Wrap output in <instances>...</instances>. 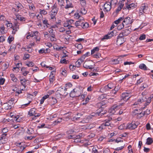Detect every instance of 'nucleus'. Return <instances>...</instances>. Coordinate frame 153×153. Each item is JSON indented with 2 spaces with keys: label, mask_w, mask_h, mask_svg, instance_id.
<instances>
[{
  "label": "nucleus",
  "mask_w": 153,
  "mask_h": 153,
  "mask_svg": "<svg viewBox=\"0 0 153 153\" xmlns=\"http://www.w3.org/2000/svg\"><path fill=\"white\" fill-rule=\"evenodd\" d=\"M58 10V8L56 6H54L52 8L50 12L51 20L54 21L56 20V16Z\"/></svg>",
  "instance_id": "1"
},
{
  "label": "nucleus",
  "mask_w": 153,
  "mask_h": 153,
  "mask_svg": "<svg viewBox=\"0 0 153 153\" xmlns=\"http://www.w3.org/2000/svg\"><path fill=\"white\" fill-rule=\"evenodd\" d=\"M132 96L131 92L129 91H126V92L122 94L121 100H123L125 102H126Z\"/></svg>",
  "instance_id": "2"
},
{
  "label": "nucleus",
  "mask_w": 153,
  "mask_h": 153,
  "mask_svg": "<svg viewBox=\"0 0 153 153\" xmlns=\"http://www.w3.org/2000/svg\"><path fill=\"white\" fill-rule=\"evenodd\" d=\"M114 1H116L114 4H116L117 0H111L110 2H107L104 4L103 7H104V10L105 12H107L110 11L111 8V4Z\"/></svg>",
  "instance_id": "3"
},
{
  "label": "nucleus",
  "mask_w": 153,
  "mask_h": 153,
  "mask_svg": "<svg viewBox=\"0 0 153 153\" xmlns=\"http://www.w3.org/2000/svg\"><path fill=\"white\" fill-rule=\"evenodd\" d=\"M94 65L93 62L90 60L85 61L83 65V67L92 70Z\"/></svg>",
  "instance_id": "4"
},
{
  "label": "nucleus",
  "mask_w": 153,
  "mask_h": 153,
  "mask_svg": "<svg viewBox=\"0 0 153 153\" xmlns=\"http://www.w3.org/2000/svg\"><path fill=\"white\" fill-rule=\"evenodd\" d=\"M81 94L80 90L79 89H74L70 92V95L71 97H78Z\"/></svg>",
  "instance_id": "5"
},
{
  "label": "nucleus",
  "mask_w": 153,
  "mask_h": 153,
  "mask_svg": "<svg viewBox=\"0 0 153 153\" xmlns=\"http://www.w3.org/2000/svg\"><path fill=\"white\" fill-rule=\"evenodd\" d=\"M111 120L112 118H109L108 119H106L105 120V122L102 123L101 125L99 127V128L103 129L105 128L106 126H111Z\"/></svg>",
  "instance_id": "6"
},
{
  "label": "nucleus",
  "mask_w": 153,
  "mask_h": 153,
  "mask_svg": "<svg viewBox=\"0 0 153 153\" xmlns=\"http://www.w3.org/2000/svg\"><path fill=\"white\" fill-rule=\"evenodd\" d=\"M138 124L137 123H135L134 122H132L131 123L127 124L126 126V129H129L132 130L136 128Z\"/></svg>",
  "instance_id": "7"
},
{
  "label": "nucleus",
  "mask_w": 153,
  "mask_h": 153,
  "mask_svg": "<svg viewBox=\"0 0 153 153\" xmlns=\"http://www.w3.org/2000/svg\"><path fill=\"white\" fill-rule=\"evenodd\" d=\"M136 6V5L134 3L130 4L128 2H127L125 4V6L123 8V9H126L128 10L132 9L135 8Z\"/></svg>",
  "instance_id": "8"
},
{
  "label": "nucleus",
  "mask_w": 153,
  "mask_h": 153,
  "mask_svg": "<svg viewBox=\"0 0 153 153\" xmlns=\"http://www.w3.org/2000/svg\"><path fill=\"white\" fill-rule=\"evenodd\" d=\"M65 89L64 88L60 87L56 91V92L61 96L65 95L66 96L67 95L68 93L66 92V91Z\"/></svg>",
  "instance_id": "9"
},
{
  "label": "nucleus",
  "mask_w": 153,
  "mask_h": 153,
  "mask_svg": "<svg viewBox=\"0 0 153 153\" xmlns=\"http://www.w3.org/2000/svg\"><path fill=\"white\" fill-rule=\"evenodd\" d=\"M114 33V31H113L108 32L107 34L105 35L101 39V41H103L105 39H110L115 35V34Z\"/></svg>",
  "instance_id": "10"
},
{
  "label": "nucleus",
  "mask_w": 153,
  "mask_h": 153,
  "mask_svg": "<svg viewBox=\"0 0 153 153\" xmlns=\"http://www.w3.org/2000/svg\"><path fill=\"white\" fill-rule=\"evenodd\" d=\"M15 5L17 8H13L12 9V11L15 12H18L19 10L22 9L23 7V6L22 4L20 3L16 4Z\"/></svg>",
  "instance_id": "11"
},
{
  "label": "nucleus",
  "mask_w": 153,
  "mask_h": 153,
  "mask_svg": "<svg viewBox=\"0 0 153 153\" xmlns=\"http://www.w3.org/2000/svg\"><path fill=\"white\" fill-rule=\"evenodd\" d=\"M133 22V19H131L130 17H127L124 19L123 23L126 25L131 24Z\"/></svg>",
  "instance_id": "12"
},
{
  "label": "nucleus",
  "mask_w": 153,
  "mask_h": 153,
  "mask_svg": "<svg viewBox=\"0 0 153 153\" xmlns=\"http://www.w3.org/2000/svg\"><path fill=\"white\" fill-rule=\"evenodd\" d=\"M148 7L145 4H142L140 9V13H141L140 14H143V13H145V11L147 10L148 9Z\"/></svg>",
  "instance_id": "13"
},
{
  "label": "nucleus",
  "mask_w": 153,
  "mask_h": 153,
  "mask_svg": "<svg viewBox=\"0 0 153 153\" xmlns=\"http://www.w3.org/2000/svg\"><path fill=\"white\" fill-rule=\"evenodd\" d=\"M147 100L146 96L145 95L143 96L142 97L141 99H138L137 101L134 103V105H136L139 104L142 102H145Z\"/></svg>",
  "instance_id": "14"
},
{
  "label": "nucleus",
  "mask_w": 153,
  "mask_h": 153,
  "mask_svg": "<svg viewBox=\"0 0 153 153\" xmlns=\"http://www.w3.org/2000/svg\"><path fill=\"white\" fill-rule=\"evenodd\" d=\"M7 134H2L1 137H0V145L6 143L7 141L6 138Z\"/></svg>",
  "instance_id": "15"
},
{
  "label": "nucleus",
  "mask_w": 153,
  "mask_h": 153,
  "mask_svg": "<svg viewBox=\"0 0 153 153\" xmlns=\"http://www.w3.org/2000/svg\"><path fill=\"white\" fill-rule=\"evenodd\" d=\"M19 23L18 22H15L14 25L13 26L12 29L13 31L12 33L15 34L16 32L19 29Z\"/></svg>",
  "instance_id": "16"
},
{
  "label": "nucleus",
  "mask_w": 153,
  "mask_h": 153,
  "mask_svg": "<svg viewBox=\"0 0 153 153\" xmlns=\"http://www.w3.org/2000/svg\"><path fill=\"white\" fill-rule=\"evenodd\" d=\"M36 109L35 108H31L28 112V114L30 116H34L36 114Z\"/></svg>",
  "instance_id": "17"
},
{
  "label": "nucleus",
  "mask_w": 153,
  "mask_h": 153,
  "mask_svg": "<svg viewBox=\"0 0 153 153\" xmlns=\"http://www.w3.org/2000/svg\"><path fill=\"white\" fill-rule=\"evenodd\" d=\"M10 116L11 117L14 118V120H15L17 122H20L22 120L21 118L20 117V116L18 115L16 116L12 115V113L10 114Z\"/></svg>",
  "instance_id": "18"
},
{
  "label": "nucleus",
  "mask_w": 153,
  "mask_h": 153,
  "mask_svg": "<svg viewBox=\"0 0 153 153\" xmlns=\"http://www.w3.org/2000/svg\"><path fill=\"white\" fill-rule=\"evenodd\" d=\"M84 58H83L81 57L75 63L76 66L78 67H79L81 63L84 62Z\"/></svg>",
  "instance_id": "19"
},
{
  "label": "nucleus",
  "mask_w": 153,
  "mask_h": 153,
  "mask_svg": "<svg viewBox=\"0 0 153 153\" xmlns=\"http://www.w3.org/2000/svg\"><path fill=\"white\" fill-rule=\"evenodd\" d=\"M125 41L124 38H117V45H121Z\"/></svg>",
  "instance_id": "20"
},
{
  "label": "nucleus",
  "mask_w": 153,
  "mask_h": 153,
  "mask_svg": "<svg viewBox=\"0 0 153 153\" xmlns=\"http://www.w3.org/2000/svg\"><path fill=\"white\" fill-rule=\"evenodd\" d=\"M66 5L65 7L66 9L72 7L71 0H66Z\"/></svg>",
  "instance_id": "21"
},
{
  "label": "nucleus",
  "mask_w": 153,
  "mask_h": 153,
  "mask_svg": "<svg viewBox=\"0 0 153 153\" xmlns=\"http://www.w3.org/2000/svg\"><path fill=\"white\" fill-rule=\"evenodd\" d=\"M122 32L124 36H126L130 33L131 31L129 29L126 28L122 31Z\"/></svg>",
  "instance_id": "22"
},
{
  "label": "nucleus",
  "mask_w": 153,
  "mask_h": 153,
  "mask_svg": "<svg viewBox=\"0 0 153 153\" xmlns=\"http://www.w3.org/2000/svg\"><path fill=\"white\" fill-rule=\"evenodd\" d=\"M20 80L21 85L24 87L25 88L26 86V82L27 80H26L24 78L20 79Z\"/></svg>",
  "instance_id": "23"
},
{
  "label": "nucleus",
  "mask_w": 153,
  "mask_h": 153,
  "mask_svg": "<svg viewBox=\"0 0 153 153\" xmlns=\"http://www.w3.org/2000/svg\"><path fill=\"white\" fill-rule=\"evenodd\" d=\"M55 80V78L53 74L51 73L49 76V81L50 83H53Z\"/></svg>",
  "instance_id": "24"
},
{
  "label": "nucleus",
  "mask_w": 153,
  "mask_h": 153,
  "mask_svg": "<svg viewBox=\"0 0 153 153\" xmlns=\"http://www.w3.org/2000/svg\"><path fill=\"white\" fill-rule=\"evenodd\" d=\"M51 105H53L56 103L57 102V100L56 99L53 97H51Z\"/></svg>",
  "instance_id": "25"
},
{
  "label": "nucleus",
  "mask_w": 153,
  "mask_h": 153,
  "mask_svg": "<svg viewBox=\"0 0 153 153\" xmlns=\"http://www.w3.org/2000/svg\"><path fill=\"white\" fill-rule=\"evenodd\" d=\"M10 76L11 78V80L13 82H17L18 79L15 76V75L13 74H11Z\"/></svg>",
  "instance_id": "26"
},
{
  "label": "nucleus",
  "mask_w": 153,
  "mask_h": 153,
  "mask_svg": "<svg viewBox=\"0 0 153 153\" xmlns=\"http://www.w3.org/2000/svg\"><path fill=\"white\" fill-rule=\"evenodd\" d=\"M153 142V140L152 138L151 137H148L146 139V144L148 145H150Z\"/></svg>",
  "instance_id": "27"
},
{
  "label": "nucleus",
  "mask_w": 153,
  "mask_h": 153,
  "mask_svg": "<svg viewBox=\"0 0 153 153\" xmlns=\"http://www.w3.org/2000/svg\"><path fill=\"white\" fill-rule=\"evenodd\" d=\"M139 68L144 70H147V68L146 65L143 63L140 64L139 66Z\"/></svg>",
  "instance_id": "28"
},
{
  "label": "nucleus",
  "mask_w": 153,
  "mask_h": 153,
  "mask_svg": "<svg viewBox=\"0 0 153 153\" xmlns=\"http://www.w3.org/2000/svg\"><path fill=\"white\" fill-rule=\"evenodd\" d=\"M81 137L79 135L77 136L75 139H73L74 141H73L76 143L81 142Z\"/></svg>",
  "instance_id": "29"
},
{
  "label": "nucleus",
  "mask_w": 153,
  "mask_h": 153,
  "mask_svg": "<svg viewBox=\"0 0 153 153\" xmlns=\"http://www.w3.org/2000/svg\"><path fill=\"white\" fill-rule=\"evenodd\" d=\"M65 88H64L65 89V90L67 91L68 89L69 88L72 86V85L70 82H68L65 84Z\"/></svg>",
  "instance_id": "30"
},
{
  "label": "nucleus",
  "mask_w": 153,
  "mask_h": 153,
  "mask_svg": "<svg viewBox=\"0 0 153 153\" xmlns=\"http://www.w3.org/2000/svg\"><path fill=\"white\" fill-rule=\"evenodd\" d=\"M9 103H5L4 104L5 106L4 109L6 110H8L12 108V106L9 104Z\"/></svg>",
  "instance_id": "31"
},
{
  "label": "nucleus",
  "mask_w": 153,
  "mask_h": 153,
  "mask_svg": "<svg viewBox=\"0 0 153 153\" xmlns=\"http://www.w3.org/2000/svg\"><path fill=\"white\" fill-rule=\"evenodd\" d=\"M16 18L17 19L20 20L21 21H25V19L21 15H17Z\"/></svg>",
  "instance_id": "32"
},
{
  "label": "nucleus",
  "mask_w": 153,
  "mask_h": 153,
  "mask_svg": "<svg viewBox=\"0 0 153 153\" xmlns=\"http://www.w3.org/2000/svg\"><path fill=\"white\" fill-rule=\"evenodd\" d=\"M124 19V18L123 17H120L117 20L115 21L114 22L116 25H117L119 24L121 21H122Z\"/></svg>",
  "instance_id": "33"
},
{
  "label": "nucleus",
  "mask_w": 153,
  "mask_h": 153,
  "mask_svg": "<svg viewBox=\"0 0 153 153\" xmlns=\"http://www.w3.org/2000/svg\"><path fill=\"white\" fill-rule=\"evenodd\" d=\"M13 91L15 92V95L16 96H18L19 94L22 93V90H18L17 88H16V89H13Z\"/></svg>",
  "instance_id": "34"
},
{
  "label": "nucleus",
  "mask_w": 153,
  "mask_h": 153,
  "mask_svg": "<svg viewBox=\"0 0 153 153\" xmlns=\"http://www.w3.org/2000/svg\"><path fill=\"white\" fill-rule=\"evenodd\" d=\"M117 105L118 106V108H120L121 106H125V109L128 106V104L124 102L120 103H119Z\"/></svg>",
  "instance_id": "35"
},
{
  "label": "nucleus",
  "mask_w": 153,
  "mask_h": 153,
  "mask_svg": "<svg viewBox=\"0 0 153 153\" xmlns=\"http://www.w3.org/2000/svg\"><path fill=\"white\" fill-rule=\"evenodd\" d=\"M110 89H109L108 86L107 85H105L102 89V90L103 91V92L107 93L110 91Z\"/></svg>",
  "instance_id": "36"
},
{
  "label": "nucleus",
  "mask_w": 153,
  "mask_h": 153,
  "mask_svg": "<svg viewBox=\"0 0 153 153\" xmlns=\"http://www.w3.org/2000/svg\"><path fill=\"white\" fill-rule=\"evenodd\" d=\"M99 50V48L98 47H97L94 48L91 50V54H94L96 51H98Z\"/></svg>",
  "instance_id": "37"
},
{
  "label": "nucleus",
  "mask_w": 153,
  "mask_h": 153,
  "mask_svg": "<svg viewBox=\"0 0 153 153\" xmlns=\"http://www.w3.org/2000/svg\"><path fill=\"white\" fill-rule=\"evenodd\" d=\"M120 87L119 85L115 87L114 89V91H113V92L114 94H116L118 91L120 89Z\"/></svg>",
  "instance_id": "38"
},
{
  "label": "nucleus",
  "mask_w": 153,
  "mask_h": 153,
  "mask_svg": "<svg viewBox=\"0 0 153 153\" xmlns=\"http://www.w3.org/2000/svg\"><path fill=\"white\" fill-rule=\"evenodd\" d=\"M82 24H83V21H78L75 22V25L76 27H78L79 26H81Z\"/></svg>",
  "instance_id": "39"
},
{
  "label": "nucleus",
  "mask_w": 153,
  "mask_h": 153,
  "mask_svg": "<svg viewBox=\"0 0 153 153\" xmlns=\"http://www.w3.org/2000/svg\"><path fill=\"white\" fill-rule=\"evenodd\" d=\"M20 65H22V63H18L17 64H16V67H14L13 68V71H14V70H15L16 69H17V72H18L19 71V66Z\"/></svg>",
  "instance_id": "40"
},
{
  "label": "nucleus",
  "mask_w": 153,
  "mask_h": 153,
  "mask_svg": "<svg viewBox=\"0 0 153 153\" xmlns=\"http://www.w3.org/2000/svg\"><path fill=\"white\" fill-rule=\"evenodd\" d=\"M81 27L83 28L88 27H89V24L87 22L84 23V22H83V24H82Z\"/></svg>",
  "instance_id": "41"
},
{
  "label": "nucleus",
  "mask_w": 153,
  "mask_h": 153,
  "mask_svg": "<svg viewBox=\"0 0 153 153\" xmlns=\"http://www.w3.org/2000/svg\"><path fill=\"white\" fill-rule=\"evenodd\" d=\"M151 97L150 96L149 97H148V98H147V100L145 101V103L144 104L146 106L147 105H148L149 104L151 101Z\"/></svg>",
  "instance_id": "42"
},
{
  "label": "nucleus",
  "mask_w": 153,
  "mask_h": 153,
  "mask_svg": "<svg viewBox=\"0 0 153 153\" xmlns=\"http://www.w3.org/2000/svg\"><path fill=\"white\" fill-rule=\"evenodd\" d=\"M146 38V35L144 34H142L140 35L139 39L140 40H144Z\"/></svg>",
  "instance_id": "43"
},
{
  "label": "nucleus",
  "mask_w": 153,
  "mask_h": 153,
  "mask_svg": "<svg viewBox=\"0 0 153 153\" xmlns=\"http://www.w3.org/2000/svg\"><path fill=\"white\" fill-rule=\"evenodd\" d=\"M119 108L118 107V106L117 105H114L111 107V111H115L117 109V108Z\"/></svg>",
  "instance_id": "44"
},
{
  "label": "nucleus",
  "mask_w": 153,
  "mask_h": 153,
  "mask_svg": "<svg viewBox=\"0 0 153 153\" xmlns=\"http://www.w3.org/2000/svg\"><path fill=\"white\" fill-rule=\"evenodd\" d=\"M62 118H59L58 119L56 120H55L53 122V123L54 125H56L57 124L59 123L62 121Z\"/></svg>",
  "instance_id": "45"
},
{
  "label": "nucleus",
  "mask_w": 153,
  "mask_h": 153,
  "mask_svg": "<svg viewBox=\"0 0 153 153\" xmlns=\"http://www.w3.org/2000/svg\"><path fill=\"white\" fill-rule=\"evenodd\" d=\"M42 22L43 24L45 25L47 27H48V25H49V24L48 23V20L47 19H43L42 20Z\"/></svg>",
  "instance_id": "46"
},
{
  "label": "nucleus",
  "mask_w": 153,
  "mask_h": 153,
  "mask_svg": "<svg viewBox=\"0 0 153 153\" xmlns=\"http://www.w3.org/2000/svg\"><path fill=\"white\" fill-rule=\"evenodd\" d=\"M107 85L110 89H112L114 87V85L112 83H109Z\"/></svg>",
  "instance_id": "47"
},
{
  "label": "nucleus",
  "mask_w": 153,
  "mask_h": 153,
  "mask_svg": "<svg viewBox=\"0 0 153 153\" xmlns=\"http://www.w3.org/2000/svg\"><path fill=\"white\" fill-rule=\"evenodd\" d=\"M75 46L79 49H81L82 48V46L81 44H76Z\"/></svg>",
  "instance_id": "48"
},
{
  "label": "nucleus",
  "mask_w": 153,
  "mask_h": 153,
  "mask_svg": "<svg viewBox=\"0 0 153 153\" xmlns=\"http://www.w3.org/2000/svg\"><path fill=\"white\" fill-rule=\"evenodd\" d=\"M14 39V38L13 37H12L11 36H10L8 38L7 41L10 44L13 40Z\"/></svg>",
  "instance_id": "49"
},
{
  "label": "nucleus",
  "mask_w": 153,
  "mask_h": 153,
  "mask_svg": "<svg viewBox=\"0 0 153 153\" xmlns=\"http://www.w3.org/2000/svg\"><path fill=\"white\" fill-rule=\"evenodd\" d=\"M125 26V25L123 22V23L122 24H121L120 25H119L117 26V28L118 30H120L121 29H122Z\"/></svg>",
  "instance_id": "50"
},
{
  "label": "nucleus",
  "mask_w": 153,
  "mask_h": 153,
  "mask_svg": "<svg viewBox=\"0 0 153 153\" xmlns=\"http://www.w3.org/2000/svg\"><path fill=\"white\" fill-rule=\"evenodd\" d=\"M59 4L62 7V6H64L63 4L64 3V0H57Z\"/></svg>",
  "instance_id": "51"
},
{
  "label": "nucleus",
  "mask_w": 153,
  "mask_h": 153,
  "mask_svg": "<svg viewBox=\"0 0 153 153\" xmlns=\"http://www.w3.org/2000/svg\"><path fill=\"white\" fill-rule=\"evenodd\" d=\"M87 12V11L84 7L81 9V13L83 14H85Z\"/></svg>",
  "instance_id": "52"
},
{
  "label": "nucleus",
  "mask_w": 153,
  "mask_h": 153,
  "mask_svg": "<svg viewBox=\"0 0 153 153\" xmlns=\"http://www.w3.org/2000/svg\"><path fill=\"white\" fill-rule=\"evenodd\" d=\"M30 57V55L27 54H25L23 57V59L24 60H26L27 59H29Z\"/></svg>",
  "instance_id": "53"
},
{
  "label": "nucleus",
  "mask_w": 153,
  "mask_h": 153,
  "mask_svg": "<svg viewBox=\"0 0 153 153\" xmlns=\"http://www.w3.org/2000/svg\"><path fill=\"white\" fill-rule=\"evenodd\" d=\"M53 30L52 29L49 31V33H51V37L52 38L54 39L55 37V35L54 34V33L53 32Z\"/></svg>",
  "instance_id": "54"
},
{
  "label": "nucleus",
  "mask_w": 153,
  "mask_h": 153,
  "mask_svg": "<svg viewBox=\"0 0 153 153\" xmlns=\"http://www.w3.org/2000/svg\"><path fill=\"white\" fill-rule=\"evenodd\" d=\"M119 59H114L112 60V62L115 64H117L119 63V61L118 60Z\"/></svg>",
  "instance_id": "55"
},
{
  "label": "nucleus",
  "mask_w": 153,
  "mask_h": 153,
  "mask_svg": "<svg viewBox=\"0 0 153 153\" xmlns=\"http://www.w3.org/2000/svg\"><path fill=\"white\" fill-rule=\"evenodd\" d=\"M143 78H141L139 79L137 81V83H136V84L138 85L140 84L141 83L143 82Z\"/></svg>",
  "instance_id": "56"
},
{
  "label": "nucleus",
  "mask_w": 153,
  "mask_h": 153,
  "mask_svg": "<svg viewBox=\"0 0 153 153\" xmlns=\"http://www.w3.org/2000/svg\"><path fill=\"white\" fill-rule=\"evenodd\" d=\"M95 126V124L94 123L91 124L89 125L87 127V128L88 129H91L94 128Z\"/></svg>",
  "instance_id": "57"
},
{
  "label": "nucleus",
  "mask_w": 153,
  "mask_h": 153,
  "mask_svg": "<svg viewBox=\"0 0 153 153\" xmlns=\"http://www.w3.org/2000/svg\"><path fill=\"white\" fill-rule=\"evenodd\" d=\"M125 124H123L120 125V126H119L118 127L119 129L120 130H122L124 129L126 127V126H125Z\"/></svg>",
  "instance_id": "58"
},
{
  "label": "nucleus",
  "mask_w": 153,
  "mask_h": 153,
  "mask_svg": "<svg viewBox=\"0 0 153 153\" xmlns=\"http://www.w3.org/2000/svg\"><path fill=\"white\" fill-rule=\"evenodd\" d=\"M90 55V53L89 52H87L85 54L83 55L82 56V57L83 58H84V59H85V57L89 56Z\"/></svg>",
  "instance_id": "59"
},
{
  "label": "nucleus",
  "mask_w": 153,
  "mask_h": 153,
  "mask_svg": "<svg viewBox=\"0 0 153 153\" xmlns=\"http://www.w3.org/2000/svg\"><path fill=\"white\" fill-rule=\"evenodd\" d=\"M94 57L96 58H99L101 56V54L99 53H97L96 54L93 55Z\"/></svg>",
  "instance_id": "60"
},
{
  "label": "nucleus",
  "mask_w": 153,
  "mask_h": 153,
  "mask_svg": "<svg viewBox=\"0 0 153 153\" xmlns=\"http://www.w3.org/2000/svg\"><path fill=\"white\" fill-rule=\"evenodd\" d=\"M40 13L41 14H43L44 15H46L47 13V12L45 10H40Z\"/></svg>",
  "instance_id": "61"
},
{
  "label": "nucleus",
  "mask_w": 153,
  "mask_h": 153,
  "mask_svg": "<svg viewBox=\"0 0 153 153\" xmlns=\"http://www.w3.org/2000/svg\"><path fill=\"white\" fill-rule=\"evenodd\" d=\"M14 100L15 99L14 98H11L9 101H8V102L10 104H13L14 101Z\"/></svg>",
  "instance_id": "62"
},
{
  "label": "nucleus",
  "mask_w": 153,
  "mask_h": 153,
  "mask_svg": "<svg viewBox=\"0 0 153 153\" xmlns=\"http://www.w3.org/2000/svg\"><path fill=\"white\" fill-rule=\"evenodd\" d=\"M119 6L118 7L119 8H120V9H122V8L123 9V7L124 4V3H122L121 2L119 1Z\"/></svg>",
  "instance_id": "63"
},
{
  "label": "nucleus",
  "mask_w": 153,
  "mask_h": 153,
  "mask_svg": "<svg viewBox=\"0 0 153 153\" xmlns=\"http://www.w3.org/2000/svg\"><path fill=\"white\" fill-rule=\"evenodd\" d=\"M92 152L94 153H98L100 152H99L96 148V147H94L92 149Z\"/></svg>",
  "instance_id": "64"
}]
</instances>
